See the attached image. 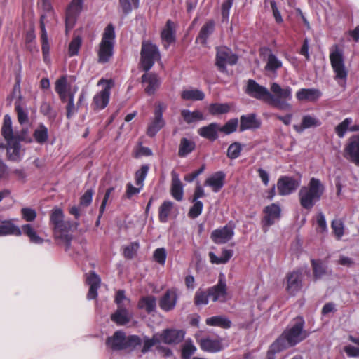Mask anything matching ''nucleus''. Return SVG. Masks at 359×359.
I'll return each instance as SVG.
<instances>
[{"instance_id":"nucleus-27","label":"nucleus","mask_w":359,"mask_h":359,"mask_svg":"<svg viewBox=\"0 0 359 359\" xmlns=\"http://www.w3.org/2000/svg\"><path fill=\"white\" fill-rule=\"evenodd\" d=\"M322 96V92L317 88H301L296 93V97L301 102H316Z\"/></svg>"},{"instance_id":"nucleus-12","label":"nucleus","mask_w":359,"mask_h":359,"mask_svg":"<svg viewBox=\"0 0 359 359\" xmlns=\"http://www.w3.org/2000/svg\"><path fill=\"white\" fill-rule=\"evenodd\" d=\"M245 93L252 97L264 101L269 104V100L274 102L272 93L264 86L259 85L255 81L249 79Z\"/></svg>"},{"instance_id":"nucleus-13","label":"nucleus","mask_w":359,"mask_h":359,"mask_svg":"<svg viewBox=\"0 0 359 359\" xmlns=\"http://www.w3.org/2000/svg\"><path fill=\"white\" fill-rule=\"evenodd\" d=\"M0 149H6L8 160H20L21 149L18 136H4V142L0 143Z\"/></svg>"},{"instance_id":"nucleus-21","label":"nucleus","mask_w":359,"mask_h":359,"mask_svg":"<svg viewBox=\"0 0 359 359\" xmlns=\"http://www.w3.org/2000/svg\"><path fill=\"white\" fill-rule=\"evenodd\" d=\"M208 290L210 297L213 302H225L226 299L227 288L224 276L220 275L217 284L210 287Z\"/></svg>"},{"instance_id":"nucleus-52","label":"nucleus","mask_w":359,"mask_h":359,"mask_svg":"<svg viewBox=\"0 0 359 359\" xmlns=\"http://www.w3.org/2000/svg\"><path fill=\"white\" fill-rule=\"evenodd\" d=\"M149 167L147 165H143L140 169L135 172V180L137 186L143 187L144 181L147 175Z\"/></svg>"},{"instance_id":"nucleus-26","label":"nucleus","mask_w":359,"mask_h":359,"mask_svg":"<svg viewBox=\"0 0 359 359\" xmlns=\"http://www.w3.org/2000/svg\"><path fill=\"white\" fill-rule=\"evenodd\" d=\"M142 81L146 84L145 92L149 95H154L161 84L158 76L153 73L144 74L142 76Z\"/></svg>"},{"instance_id":"nucleus-38","label":"nucleus","mask_w":359,"mask_h":359,"mask_svg":"<svg viewBox=\"0 0 359 359\" xmlns=\"http://www.w3.org/2000/svg\"><path fill=\"white\" fill-rule=\"evenodd\" d=\"M137 306L140 309H144L147 313H151L156 311V298L153 295L142 297L140 299Z\"/></svg>"},{"instance_id":"nucleus-10","label":"nucleus","mask_w":359,"mask_h":359,"mask_svg":"<svg viewBox=\"0 0 359 359\" xmlns=\"http://www.w3.org/2000/svg\"><path fill=\"white\" fill-rule=\"evenodd\" d=\"M238 126V118H231L223 126H220L216 123H212L207 126L201 128L198 130L199 135H217L218 132L224 133L226 135L236 131Z\"/></svg>"},{"instance_id":"nucleus-41","label":"nucleus","mask_w":359,"mask_h":359,"mask_svg":"<svg viewBox=\"0 0 359 359\" xmlns=\"http://www.w3.org/2000/svg\"><path fill=\"white\" fill-rule=\"evenodd\" d=\"M196 148L195 142L187 137H183L180 140L179 145L178 155L183 158L191 154Z\"/></svg>"},{"instance_id":"nucleus-42","label":"nucleus","mask_w":359,"mask_h":359,"mask_svg":"<svg viewBox=\"0 0 359 359\" xmlns=\"http://www.w3.org/2000/svg\"><path fill=\"white\" fill-rule=\"evenodd\" d=\"M45 18L46 15L42 14L40 18V28L41 31V49L44 57L49 53L50 46L48 43V34L45 27Z\"/></svg>"},{"instance_id":"nucleus-4","label":"nucleus","mask_w":359,"mask_h":359,"mask_svg":"<svg viewBox=\"0 0 359 359\" xmlns=\"http://www.w3.org/2000/svg\"><path fill=\"white\" fill-rule=\"evenodd\" d=\"M325 190L323 183L317 178L312 177L307 185L300 188L298 197L301 206L306 210H311L319 201Z\"/></svg>"},{"instance_id":"nucleus-62","label":"nucleus","mask_w":359,"mask_h":359,"mask_svg":"<svg viewBox=\"0 0 359 359\" xmlns=\"http://www.w3.org/2000/svg\"><path fill=\"white\" fill-rule=\"evenodd\" d=\"M22 219L27 222H33L36 217V212L34 209L30 208H23L21 209Z\"/></svg>"},{"instance_id":"nucleus-45","label":"nucleus","mask_w":359,"mask_h":359,"mask_svg":"<svg viewBox=\"0 0 359 359\" xmlns=\"http://www.w3.org/2000/svg\"><path fill=\"white\" fill-rule=\"evenodd\" d=\"M351 118H345L340 124L336 127V133L337 135H344L346 132H357L359 131V125L355 124L351 126L352 123Z\"/></svg>"},{"instance_id":"nucleus-44","label":"nucleus","mask_w":359,"mask_h":359,"mask_svg":"<svg viewBox=\"0 0 359 359\" xmlns=\"http://www.w3.org/2000/svg\"><path fill=\"white\" fill-rule=\"evenodd\" d=\"M313 274L315 280L322 278L327 274V266L320 259H311Z\"/></svg>"},{"instance_id":"nucleus-34","label":"nucleus","mask_w":359,"mask_h":359,"mask_svg":"<svg viewBox=\"0 0 359 359\" xmlns=\"http://www.w3.org/2000/svg\"><path fill=\"white\" fill-rule=\"evenodd\" d=\"M215 22L212 20H208L201 27L198 36L196 37V42L200 43L203 45L206 44L207 39L210 35L214 32L215 29Z\"/></svg>"},{"instance_id":"nucleus-3","label":"nucleus","mask_w":359,"mask_h":359,"mask_svg":"<svg viewBox=\"0 0 359 359\" xmlns=\"http://www.w3.org/2000/svg\"><path fill=\"white\" fill-rule=\"evenodd\" d=\"M305 321L301 316L292 319L282 334L274 341L281 348L295 346L304 340L309 333L304 330Z\"/></svg>"},{"instance_id":"nucleus-24","label":"nucleus","mask_w":359,"mask_h":359,"mask_svg":"<svg viewBox=\"0 0 359 359\" xmlns=\"http://www.w3.org/2000/svg\"><path fill=\"white\" fill-rule=\"evenodd\" d=\"M302 273L299 271H294L287 276V291L292 295L298 292L302 287Z\"/></svg>"},{"instance_id":"nucleus-32","label":"nucleus","mask_w":359,"mask_h":359,"mask_svg":"<svg viewBox=\"0 0 359 359\" xmlns=\"http://www.w3.org/2000/svg\"><path fill=\"white\" fill-rule=\"evenodd\" d=\"M225 174L222 172H217L205 181V186L210 187L214 192H218L224 186Z\"/></svg>"},{"instance_id":"nucleus-23","label":"nucleus","mask_w":359,"mask_h":359,"mask_svg":"<svg viewBox=\"0 0 359 359\" xmlns=\"http://www.w3.org/2000/svg\"><path fill=\"white\" fill-rule=\"evenodd\" d=\"M165 109V106L163 103H158L154 111V117L151 123L148 126L149 135H155L165 125L163 118V111Z\"/></svg>"},{"instance_id":"nucleus-20","label":"nucleus","mask_w":359,"mask_h":359,"mask_svg":"<svg viewBox=\"0 0 359 359\" xmlns=\"http://www.w3.org/2000/svg\"><path fill=\"white\" fill-rule=\"evenodd\" d=\"M185 332L182 330L165 329L158 333L161 342L169 345H176L182 342L184 338Z\"/></svg>"},{"instance_id":"nucleus-7","label":"nucleus","mask_w":359,"mask_h":359,"mask_svg":"<svg viewBox=\"0 0 359 359\" xmlns=\"http://www.w3.org/2000/svg\"><path fill=\"white\" fill-rule=\"evenodd\" d=\"M115 31L112 24H109L104 29L97 50L99 63H106L109 61L114 54L115 44Z\"/></svg>"},{"instance_id":"nucleus-9","label":"nucleus","mask_w":359,"mask_h":359,"mask_svg":"<svg viewBox=\"0 0 359 359\" xmlns=\"http://www.w3.org/2000/svg\"><path fill=\"white\" fill-rule=\"evenodd\" d=\"M161 54L158 47L150 41H144L142 43L140 52V65L146 72L154 65L155 62L160 60Z\"/></svg>"},{"instance_id":"nucleus-50","label":"nucleus","mask_w":359,"mask_h":359,"mask_svg":"<svg viewBox=\"0 0 359 359\" xmlns=\"http://www.w3.org/2000/svg\"><path fill=\"white\" fill-rule=\"evenodd\" d=\"M140 0H119V5L125 15L129 14L133 9L137 8Z\"/></svg>"},{"instance_id":"nucleus-56","label":"nucleus","mask_w":359,"mask_h":359,"mask_svg":"<svg viewBox=\"0 0 359 359\" xmlns=\"http://www.w3.org/2000/svg\"><path fill=\"white\" fill-rule=\"evenodd\" d=\"M15 109L18 115V120L21 125L28 123V113L20 104L19 102L15 104Z\"/></svg>"},{"instance_id":"nucleus-36","label":"nucleus","mask_w":359,"mask_h":359,"mask_svg":"<svg viewBox=\"0 0 359 359\" xmlns=\"http://www.w3.org/2000/svg\"><path fill=\"white\" fill-rule=\"evenodd\" d=\"M205 323L209 326L219 327L223 329H229L231 327V321L225 316H215L208 318Z\"/></svg>"},{"instance_id":"nucleus-35","label":"nucleus","mask_w":359,"mask_h":359,"mask_svg":"<svg viewBox=\"0 0 359 359\" xmlns=\"http://www.w3.org/2000/svg\"><path fill=\"white\" fill-rule=\"evenodd\" d=\"M20 229L22 231V234L23 233L27 236L30 243L39 245L43 243V238L38 235L36 230L32 224H24L21 226Z\"/></svg>"},{"instance_id":"nucleus-51","label":"nucleus","mask_w":359,"mask_h":359,"mask_svg":"<svg viewBox=\"0 0 359 359\" xmlns=\"http://www.w3.org/2000/svg\"><path fill=\"white\" fill-rule=\"evenodd\" d=\"M282 67V62L273 53L268 56L267 63L265 67L266 70L275 72L278 69Z\"/></svg>"},{"instance_id":"nucleus-25","label":"nucleus","mask_w":359,"mask_h":359,"mask_svg":"<svg viewBox=\"0 0 359 359\" xmlns=\"http://www.w3.org/2000/svg\"><path fill=\"white\" fill-rule=\"evenodd\" d=\"M261 126V121L257 117L255 114H248L242 115L240 118V132H243L246 130H255Z\"/></svg>"},{"instance_id":"nucleus-64","label":"nucleus","mask_w":359,"mask_h":359,"mask_svg":"<svg viewBox=\"0 0 359 359\" xmlns=\"http://www.w3.org/2000/svg\"><path fill=\"white\" fill-rule=\"evenodd\" d=\"M138 248L139 244L137 243H132L128 246H126L123 250L124 257L128 259L133 258L135 255Z\"/></svg>"},{"instance_id":"nucleus-61","label":"nucleus","mask_w":359,"mask_h":359,"mask_svg":"<svg viewBox=\"0 0 359 359\" xmlns=\"http://www.w3.org/2000/svg\"><path fill=\"white\" fill-rule=\"evenodd\" d=\"M115 302L117 304L118 308L126 307L130 304V299L126 297L123 290H118L116 294Z\"/></svg>"},{"instance_id":"nucleus-16","label":"nucleus","mask_w":359,"mask_h":359,"mask_svg":"<svg viewBox=\"0 0 359 359\" xmlns=\"http://www.w3.org/2000/svg\"><path fill=\"white\" fill-rule=\"evenodd\" d=\"M235 226L231 223L215 229L210 235V238L216 244L228 243L234 236Z\"/></svg>"},{"instance_id":"nucleus-19","label":"nucleus","mask_w":359,"mask_h":359,"mask_svg":"<svg viewBox=\"0 0 359 359\" xmlns=\"http://www.w3.org/2000/svg\"><path fill=\"white\" fill-rule=\"evenodd\" d=\"M300 183V180H296L288 176H283L277 182L278 194L281 196L290 195L299 187Z\"/></svg>"},{"instance_id":"nucleus-55","label":"nucleus","mask_w":359,"mask_h":359,"mask_svg":"<svg viewBox=\"0 0 359 359\" xmlns=\"http://www.w3.org/2000/svg\"><path fill=\"white\" fill-rule=\"evenodd\" d=\"M196 351V347L189 341H187L182 347V358L190 359Z\"/></svg>"},{"instance_id":"nucleus-58","label":"nucleus","mask_w":359,"mask_h":359,"mask_svg":"<svg viewBox=\"0 0 359 359\" xmlns=\"http://www.w3.org/2000/svg\"><path fill=\"white\" fill-rule=\"evenodd\" d=\"M194 205L189 209L188 216L191 219L198 217L202 212L203 204L200 201H192Z\"/></svg>"},{"instance_id":"nucleus-46","label":"nucleus","mask_w":359,"mask_h":359,"mask_svg":"<svg viewBox=\"0 0 359 359\" xmlns=\"http://www.w3.org/2000/svg\"><path fill=\"white\" fill-rule=\"evenodd\" d=\"M181 116L187 123H192L204 119L203 113L198 110L191 111L189 109H182L181 111Z\"/></svg>"},{"instance_id":"nucleus-43","label":"nucleus","mask_w":359,"mask_h":359,"mask_svg":"<svg viewBox=\"0 0 359 359\" xmlns=\"http://www.w3.org/2000/svg\"><path fill=\"white\" fill-rule=\"evenodd\" d=\"M174 203L170 201H165L158 208V219L162 223L168 221V217L173 209Z\"/></svg>"},{"instance_id":"nucleus-2","label":"nucleus","mask_w":359,"mask_h":359,"mask_svg":"<svg viewBox=\"0 0 359 359\" xmlns=\"http://www.w3.org/2000/svg\"><path fill=\"white\" fill-rule=\"evenodd\" d=\"M50 225L57 244L65 246L67 250L72 240L70 233L72 224L70 221L65 220V215L61 208L55 207L52 209L50 212Z\"/></svg>"},{"instance_id":"nucleus-6","label":"nucleus","mask_w":359,"mask_h":359,"mask_svg":"<svg viewBox=\"0 0 359 359\" xmlns=\"http://www.w3.org/2000/svg\"><path fill=\"white\" fill-rule=\"evenodd\" d=\"M142 344V339L137 335L126 336L125 332L118 330L107 338L106 344L112 351L125 349L133 350Z\"/></svg>"},{"instance_id":"nucleus-37","label":"nucleus","mask_w":359,"mask_h":359,"mask_svg":"<svg viewBox=\"0 0 359 359\" xmlns=\"http://www.w3.org/2000/svg\"><path fill=\"white\" fill-rule=\"evenodd\" d=\"M68 83L67 77H60L55 83V90L58 94L62 102H66L69 93L67 91Z\"/></svg>"},{"instance_id":"nucleus-17","label":"nucleus","mask_w":359,"mask_h":359,"mask_svg":"<svg viewBox=\"0 0 359 359\" xmlns=\"http://www.w3.org/2000/svg\"><path fill=\"white\" fill-rule=\"evenodd\" d=\"M344 158L359 166V136H351L344 149Z\"/></svg>"},{"instance_id":"nucleus-48","label":"nucleus","mask_w":359,"mask_h":359,"mask_svg":"<svg viewBox=\"0 0 359 359\" xmlns=\"http://www.w3.org/2000/svg\"><path fill=\"white\" fill-rule=\"evenodd\" d=\"M230 109L227 103H212L209 105L208 111L212 115H219L228 113Z\"/></svg>"},{"instance_id":"nucleus-59","label":"nucleus","mask_w":359,"mask_h":359,"mask_svg":"<svg viewBox=\"0 0 359 359\" xmlns=\"http://www.w3.org/2000/svg\"><path fill=\"white\" fill-rule=\"evenodd\" d=\"M242 147L241 144L234 142L231 144L227 149V156L231 159L237 158L241 151Z\"/></svg>"},{"instance_id":"nucleus-1","label":"nucleus","mask_w":359,"mask_h":359,"mask_svg":"<svg viewBox=\"0 0 359 359\" xmlns=\"http://www.w3.org/2000/svg\"><path fill=\"white\" fill-rule=\"evenodd\" d=\"M50 225L57 244L65 246L67 250L72 240L70 233L72 224L70 221L65 220V215L61 208L55 207L52 209L50 212Z\"/></svg>"},{"instance_id":"nucleus-60","label":"nucleus","mask_w":359,"mask_h":359,"mask_svg":"<svg viewBox=\"0 0 359 359\" xmlns=\"http://www.w3.org/2000/svg\"><path fill=\"white\" fill-rule=\"evenodd\" d=\"M93 194L94 191L93 189H87L80 198L79 205L81 207H88L90 205L92 202Z\"/></svg>"},{"instance_id":"nucleus-18","label":"nucleus","mask_w":359,"mask_h":359,"mask_svg":"<svg viewBox=\"0 0 359 359\" xmlns=\"http://www.w3.org/2000/svg\"><path fill=\"white\" fill-rule=\"evenodd\" d=\"M84 0H72L67 8L66 11V18H65V27L66 31L72 29L79 15Z\"/></svg>"},{"instance_id":"nucleus-53","label":"nucleus","mask_w":359,"mask_h":359,"mask_svg":"<svg viewBox=\"0 0 359 359\" xmlns=\"http://www.w3.org/2000/svg\"><path fill=\"white\" fill-rule=\"evenodd\" d=\"M208 297H210L208 291L205 292L199 289L194 294V302L196 306L206 305L209 302Z\"/></svg>"},{"instance_id":"nucleus-33","label":"nucleus","mask_w":359,"mask_h":359,"mask_svg":"<svg viewBox=\"0 0 359 359\" xmlns=\"http://www.w3.org/2000/svg\"><path fill=\"white\" fill-rule=\"evenodd\" d=\"M172 179L170 188V194L175 200L181 201L183 199L184 196L182 183L180 181L178 175L175 172H172Z\"/></svg>"},{"instance_id":"nucleus-31","label":"nucleus","mask_w":359,"mask_h":359,"mask_svg":"<svg viewBox=\"0 0 359 359\" xmlns=\"http://www.w3.org/2000/svg\"><path fill=\"white\" fill-rule=\"evenodd\" d=\"M87 283L90 286L87 297L88 299H94L97 297V290L100 287L101 279L94 271H90L87 276Z\"/></svg>"},{"instance_id":"nucleus-30","label":"nucleus","mask_w":359,"mask_h":359,"mask_svg":"<svg viewBox=\"0 0 359 359\" xmlns=\"http://www.w3.org/2000/svg\"><path fill=\"white\" fill-rule=\"evenodd\" d=\"M161 36L165 48H168L170 44L175 42V25L172 20H168L166 22L165 26L161 32Z\"/></svg>"},{"instance_id":"nucleus-63","label":"nucleus","mask_w":359,"mask_h":359,"mask_svg":"<svg viewBox=\"0 0 359 359\" xmlns=\"http://www.w3.org/2000/svg\"><path fill=\"white\" fill-rule=\"evenodd\" d=\"M1 135H13L12 130V121L9 115L4 117V123L1 128Z\"/></svg>"},{"instance_id":"nucleus-54","label":"nucleus","mask_w":359,"mask_h":359,"mask_svg":"<svg viewBox=\"0 0 359 359\" xmlns=\"http://www.w3.org/2000/svg\"><path fill=\"white\" fill-rule=\"evenodd\" d=\"M331 228L334 236L340 240L344 234V224L341 219H334L331 224Z\"/></svg>"},{"instance_id":"nucleus-40","label":"nucleus","mask_w":359,"mask_h":359,"mask_svg":"<svg viewBox=\"0 0 359 359\" xmlns=\"http://www.w3.org/2000/svg\"><path fill=\"white\" fill-rule=\"evenodd\" d=\"M181 97L184 100L199 101L205 98V93L201 90L189 88L182 91Z\"/></svg>"},{"instance_id":"nucleus-15","label":"nucleus","mask_w":359,"mask_h":359,"mask_svg":"<svg viewBox=\"0 0 359 359\" xmlns=\"http://www.w3.org/2000/svg\"><path fill=\"white\" fill-rule=\"evenodd\" d=\"M103 83H106L105 88L97 93L93 97V104L95 109H102L107 107L110 97V90L113 86L111 80H105L102 79L99 81L98 85Z\"/></svg>"},{"instance_id":"nucleus-29","label":"nucleus","mask_w":359,"mask_h":359,"mask_svg":"<svg viewBox=\"0 0 359 359\" xmlns=\"http://www.w3.org/2000/svg\"><path fill=\"white\" fill-rule=\"evenodd\" d=\"M15 219L0 220V236L13 235L20 236L22 231L19 226L13 223Z\"/></svg>"},{"instance_id":"nucleus-14","label":"nucleus","mask_w":359,"mask_h":359,"mask_svg":"<svg viewBox=\"0 0 359 359\" xmlns=\"http://www.w3.org/2000/svg\"><path fill=\"white\" fill-rule=\"evenodd\" d=\"M263 212L264 215L262 219L261 224L263 231L266 232L269 227L280 218L281 209L278 204L272 203L266 206Z\"/></svg>"},{"instance_id":"nucleus-5","label":"nucleus","mask_w":359,"mask_h":359,"mask_svg":"<svg viewBox=\"0 0 359 359\" xmlns=\"http://www.w3.org/2000/svg\"><path fill=\"white\" fill-rule=\"evenodd\" d=\"M331 67L334 73V79L338 85L346 87L348 71L345 66L343 50L338 46L332 48L330 53Z\"/></svg>"},{"instance_id":"nucleus-57","label":"nucleus","mask_w":359,"mask_h":359,"mask_svg":"<svg viewBox=\"0 0 359 359\" xmlns=\"http://www.w3.org/2000/svg\"><path fill=\"white\" fill-rule=\"evenodd\" d=\"M82 39L79 36H76L73 38L72 41L69 45V56L76 55L79 53V50L81 46Z\"/></svg>"},{"instance_id":"nucleus-49","label":"nucleus","mask_w":359,"mask_h":359,"mask_svg":"<svg viewBox=\"0 0 359 359\" xmlns=\"http://www.w3.org/2000/svg\"><path fill=\"white\" fill-rule=\"evenodd\" d=\"M161 343L160 337L158 333L153 335L152 338L144 337L143 339V347L142 348V353L145 354L150 351L151 348L155 345Z\"/></svg>"},{"instance_id":"nucleus-8","label":"nucleus","mask_w":359,"mask_h":359,"mask_svg":"<svg viewBox=\"0 0 359 359\" xmlns=\"http://www.w3.org/2000/svg\"><path fill=\"white\" fill-rule=\"evenodd\" d=\"M270 90L275 102H272L269 100V105L283 111H290L292 109V105L288 102L292 97V90L290 86L282 88L278 83H272Z\"/></svg>"},{"instance_id":"nucleus-22","label":"nucleus","mask_w":359,"mask_h":359,"mask_svg":"<svg viewBox=\"0 0 359 359\" xmlns=\"http://www.w3.org/2000/svg\"><path fill=\"white\" fill-rule=\"evenodd\" d=\"M178 300L177 291L175 288H170L166 290L160 298L158 304L161 310L165 312L173 310Z\"/></svg>"},{"instance_id":"nucleus-39","label":"nucleus","mask_w":359,"mask_h":359,"mask_svg":"<svg viewBox=\"0 0 359 359\" xmlns=\"http://www.w3.org/2000/svg\"><path fill=\"white\" fill-rule=\"evenodd\" d=\"M111 320L118 325H124L128 323L131 318L126 307L118 308L116 311L111 316Z\"/></svg>"},{"instance_id":"nucleus-28","label":"nucleus","mask_w":359,"mask_h":359,"mask_svg":"<svg viewBox=\"0 0 359 359\" xmlns=\"http://www.w3.org/2000/svg\"><path fill=\"white\" fill-rule=\"evenodd\" d=\"M199 344L203 351L209 353H217L224 348L222 339L205 337L200 340Z\"/></svg>"},{"instance_id":"nucleus-47","label":"nucleus","mask_w":359,"mask_h":359,"mask_svg":"<svg viewBox=\"0 0 359 359\" xmlns=\"http://www.w3.org/2000/svg\"><path fill=\"white\" fill-rule=\"evenodd\" d=\"M320 125V121L310 115L304 116L302 118V124L300 126H296L297 132L302 133L304 129L318 127Z\"/></svg>"},{"instance_id":"nucleus-11","label":"nucleus","mask_w":359,"mask_h":359,"mask_svg":"<svg viewBox=\"0 0 359 359\" xmlns=\"http://www.w3.org/2000/svg\"><path fill=\"white\" fill-rule=\"evenodd\" d=\"M238 57L233 54L231 50L226 46L217 48L215 65L220 72H224L226 70V65L236 64Z\"/></svg>"}]
</instances>
